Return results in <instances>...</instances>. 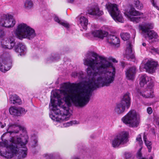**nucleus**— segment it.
I'll list each match as a JSON object with an SVG mask.
<instances>
[{"instance_id":"obj_5","label":"nucleus","mask_w":159,"mask_h":159,"mask_svg":"<svg viewBox=\"0 0 159 159\" xmlns=\"http://www.w3.org/2000/svg\"><path fill=\"white\" fill-rule=\"evenodd\" d=\"M125 124L131 127H137L140 122V120L136 111L131 110L121 119Z\"/></svg>"},{"instance_id":"obj_7","label":"nucleus","mask_w":159,"mask_h":159,"mask_svg":"<svg viewBox=\"0 0 159 159\" xmlns=\"http://www.w3.org/2000/svg\"><path fill=\"white\" fill-rule=\"evenodd\" d=\"M106 6L110 14L116 21L120 23L124 22V20L118 10L116 4L108 3Z\"/></svg>"},{"instance_id":"obj_4","label":"nucleus","mask_w":159,"mask_h":159,"mask_svg":"<svg viewBox=\"0 0 159 159\" xmlns=\"http://www.w3.org/2000/svg\"><path fill=\"white\" fill-rule=\"evenodd\" d=\"M153 27V25L151 23H145L139 26L140 30L142 31V34H144V36L150 43L156 41L155 39L158 37L157 34L153 30H150Z\"/></svg>"},{"instance_id":"obj_29","label":"nucleus","mask_w":159,"mask_h":159,"mask_svg":"<svg viewBox=\"0 0 159 159\" xmlns=\"http://www.w3.org/2000/svg\"><path fill=\"white\" fill-rule=\"evenodd\" d=\"M148 50L149 52L154 54H159V50L153 47H150Z\"/></svg>"},{"instance_id":"obj_46","label":"nucleus","mask_w":159,"mask_h":159,"mask_svg":"<svg viewBox=\"0 0 159 159\" xmlns=\"http://www.w3.org/2000/svg\"><path fill=\"white\" fill-rule=\"evenodd\" d=\"M37 142V140H36L35 141H34V142H35V144H36Z\"/></svg>"},{"instance_id":"obj_45","label":"nucleus","mask_w":159,"mask_h":159,"mask_svg":"<svg viewBox=\"0 0 159 159\" xmlns=\"http://www.w3.org/2000/svg\"><path fill=\"white\" fill-rule=\"evenodd\" d=\"M72 159H79V158H78L77 157H75L73 158Z\"/></svg>"},{"instance_id":"obj_12","label":"nucleus","mask_w":159,"mask_h":159,"mask_svg":"<svg viewBox=\"0 0 159 159\" xmlns=\"http://www.w3.org/2000/svg\"><path fill=\"white\" fill-rule=\"evenodd\" d=\"M15 40L14 36L4 38L1 42L2 46L3 48L12 49L15 45Z\"/></svg>"},{"instance_id":"obj_18","label":"nucleus","mask_w":159,"mask_h":159,"mask_svg":"<svg viewBox=\"0 0 159 159\" xmlns=\"http://www.w3.org/2000/svg\"><path fill=\"white\" fill-rule=\"evenodd\" d=\"M92 34L94 37L102 39L104 37L107 36L108 33L106 31L101 30H95L92 32Z\"/></svg>"},{"instance_id":"obj_13","label":"nucleus","mask_w":159,"mask_h":159,"mask_svg":"<svg viewBox=\"0 0 159 159\" xmlns=\"http://www.w3.org/2000/svg\"><path fill=\"white\" fill-rule=\"evenodd\" d=\"M11 114L16 116H20L21 115L25 114L26 112L24 108L21 107L17 108L16 107H11L9 109Z\"/></svg>"},{"instance_id":"obj_8","label":"nucleus","mask_w":159,"mask_h":159,"mask_svg":"<svg viewBox=\"0 0 159 159\" xmlns=\"http://www.w3.org/2000/svg\"><path fill=\"white\" fill-rule=\"evenodd\" d=\"M16 21L12 16L4 14L0 18V25L6 28L13 27Z\"/></svg>"},{"instance_id":"obj_17","label":"nucleus","mask_w":159,"mask_h":159,"mask_svg":"<svg viewBox=\"0 0 159 159\" xmlns=\"http://www.w3.org/2000/svg\"><path fill=\"white\" fill-rule=\"evenodd\" d=\"M14 50L16 52L20 53V55H24L26 52V47L22 43H18L15 46Z\"/></svg>"},{"instance_id":"obj_33","label":"nucleus","mask_w":159,"mask_h":159,"mask_svg":"<svg viewBox=\"0 0 159 159\" xmlns=\"http://www.w3.org/2000/svg\"><path fill=\"white\" fill-rule=\"evenodd\" d=\"M153 6L157 9L159 11V7L158 6L157 0H150Z\"/></svg>"},{"instance_id":"obj_38","label":"nucleus","mask_w":159,"mask_h":159,"mask_svg":"<svg viewBox=\"0 0 159 159\" xmlns=\"http://www.w3.org/2000/svg\"><path fill=\"white\" fill-rule=\"evenodd\" d=\"M6 125V124L3 121L0 122V126L1 128H4Z\"/></svg>"},{"instance_id":"obj_14","label":"nucleus","mask_w":159,"mask_h":159,"mask_svg":"<svg viewBox=\"0 0 159 159\" xmlns=\"http://www.w3.org/2000/svg\"><path fill=\"white\" fill-rule=\"evenodd\" d=\"M157 65V62L153 61H148L145 64L144 68L147 72L151 73L155 71Z\"/></svg>"},{"instance_id":"obj_9","label":"nucleus","mask_w":159,"mask_h":159,"mask_svg":"<svg viewBox=\"0 0 159 159\" xmlns=\"http://www.w3.org/2000/svg\"><path fill=\"white\" fill-rule=\"evenodd\" d=\"M128 135V133L126 132H123L118 134L112 141V146L114 148L117 147L120 145L126 143Z\"/></svg>"},{"instance_id":"obj_28","label":"nucleus","mask_w":159,"mask_h":159,"mask_svg":"<svg viewBox=\"0 0 159 159\" xmlns=\"http://www.w3.org/2000/svg\"><path fill=\"white\" fill-rule=\"evenodd\" d=\"M33 3L30 0H26L24 3L25 8L27 9L31 8L33 6Z\"/></svg>"},{"instance_id":"obj_41","label":"nucleus","mask_w":159,"mask_h":159,"mask_svg":"<svg viewBox=\"0 0 159 159\" xmlns=\"http://www.w3.org/2000/svg\"><path fill=\"white\" fill-rule=\"evenodd\" d=\"M5 34L4 32L2 30H0V37H1L4 36Z\"/></svg>"},{"instance_id":"obj_36","label":"nucleus","mask_w":159,"mask_h":159,"mask_svg":"<svg viewBox=\"0 0 159 159\" xmlns=\"http://www.w3.org/2000/svg\"><path fill=\"white\" fill-rule=\"evenodd\" d=\"M154 86V84L152 81H151L148 85V87L149 89H152Z\"/></svg>"},{"instance_id":"obj_16","label":"nucleus","mask_w":159,"mask_h":159,"mask_svg":"<svg viewBox=\"0 0 159 159\" xmlns=\"http://www.w3.org/2000/svg\"><path fill=\"white\" fill-rule=\"evenodd\" d=\"M125 72L127 78L132 80L134 77L136 73V68L134 66H132L127 69Z\"/></svg>"},{"instance_id":"obj_23","label":"nucleus","mask_w":159,"mask_h":159,"mask_svg":"<svg viewBox=\"0 0 159 159\" xmlns=\"http://www.w3.org/2000/svg\"><path fill=\"white\" fill-rule=\"evenodd\" d=\"M88 20L84 16H81L79 19V22L83 28L86 30L88 24Z\"/></svg>"},{"instance_id":"obj_42","label":"nucleus","mask_w":159,"mask_h":159,"mask_svg":"<svg viewBox=\"0 0 159 159\" xmlns=\"http://www.w3.org/2000/svg\"><path fill=\"white\" fill-rule=\"evenodd\" d=\"M53 156V154H47L46 157H49L50 158L52 157Z\"/></svg>"},{"instance_id":"obj_22","label":"nucleus","mask_w":159,"mask_h":159,"mask_svg":"<svg viewBox=\"0 0 159 159\" xmlns=\"http://www.w3.org/2000/svg\"><path fill=\"white\" fill-rule=\"evenodd\" d=\"M151 78L148 76L146 75H141L140 81V84L141 87L147 84L148 81H149V80Z\"/></svg>"},{"instance_id":"obj_15","label":"nucleus","mask_w":159,"mask_h":159,"mask_svg":"<svg viewBox=\"0 0 159 159\" xmlns=\"http://www.w3.org/2000/svg\"><path fill=\"white\" fill-rule=\"evenodd\" d=\"M134 53V52L132 49L131 43L129 42L127 45L126 48L125 50V57L128 60L134 59L135 57Z\"/></svg>"},{"instance_id":"obj_19","label":"nucleus","mask_w":159,"mask_h":159,"mask_svg":"<svg viewBox=\"0 0 159 159\" xmlns=\"http://www.w3.org/2000/svg\"><path fill=\"white\" fill-rule=\"evenodd\" d=\"M107 41L111 45H116L119 43L120 41L119 39L116 36L112 35H107Z\"/></svg>"},{"instance_id":"obj_35","label":"nucleus","mask_w":159,"mask_h":159,"mask_svg":"<svg viewBox=\"0 0 159 159\" xmlns=\"http://www.w3.org/2000/svg\"><path fill=\"white\" fill-rule=\"evenodd\" d=\"M136 141L137 142H138L139 144H141L143 143V141L140 134H139L138 135L136 138Z\"/></svg>"},{"instance_id":"obj_25","label":"nucleus","mask_w":159,"mask_h":159,"mask_svg":"<svg viewBox=\"0 0 159 159\" xmlns=\"http://www.w3.org/2000/svg\"><path fill=\"white\" fill-rule=\"evenodd\" d=\"M60 58V55L57 53L52 54L51 56L47 59V62H50L51 61L57 60Z\"/></svg>"},{"instance_id":"obj_24","label":"nucleus","mask_w":159,"mask_h":159,"mask_svg":"<svg viewBox=\"0 0 159 159\" xmlns=\"http://www.w3.org/2000/svg\"><path fill=\"white\" fill-rule=\"evenodd\" d=\"M54 20L55 21L63 26L65 27L68 28L70 27V25L66 21L60 20L58 17L57 16H54Z\"/></svg>"},{"instance_id":"obj_3","label":"nucleus","mask_w":159,"mask_h":159,"mask_svg":"<svg viewBox=\"0 0 159 159\" xmlns=\"http://www.w3.org/2000/svg\"><path fill=\"white\" fill-rule=\"evenodd\" d=\"M15 34L17 38L20 40L24 39L31 40L36 36L34 30L23 23L17 25Z\"/></svg>"},{"instance_id":"obj_26","label":"nucleus","mask_w":159,"mask_h":159,"mask_svg":"<svg viewBox=\"0 0 159 159\" xmlns=\"http://www.w3.org/2000/svg\"><path fill=\"white\" fill-rule=\"evenodd\" d=\"M140 94L144 98H152L154 96V94L152 92L148 90H147L144 92H142L140 93Z\"/></svg>"},{"instance_id":"obj_27","label":"nucleus","mask_w":159,"mask_h":159,"mask_svg":"<svg viewBox=\"0 0 159 159\" xmlns=\"http://www.w3.org/2000/svg\"><path fill=\"white\" fill-rule=\"evenodd\" d=\"M143 139L144 142H145L146 146H147L148 149V152H150L151 151L152 148V143L151 142L147 140V138L145 133L143 134Z\"/></svg>"},{"instance_id":"obj_2","label":"nucleus","mask_w":159,"mask_h":159,"mask_svg":"<svg viewBox=\"0 0 159 159\" xmlns=\"http://www.w3.org/2000/svg\"><path fill=\"white\" fill-rule=\"evenodd\" d=\"M7 129V132L4 133L1 138L8 133L10 134L11 138L9 143L7 140L3 142H0V156L6 158H11L15 156H18V159L25 158L27 154V148L26 144L28 142V137L25 135L21 138L14 136L18 133L20 130L23 127L16 123H10Z\"/></svg>"},{"instance_id":"obj_37","label":"nucleus","mask_w":159,"mask_h":159,"mask_svg":"<svg viewBox=\"0 0 159 159\" xmlns=\"http://www.w3.org/2000/svg\"><path fill=\"white\" fill-rule=\"evenodd\" d=\"M147 112L149 114H151L152 112V109L150 107H148L147 109Z\"/></svg>"},{"instance_id":"obj_44","label":"nucleus","mask_w":159,"mask_h":159,"mask_svg":"<svg viewBox=\"0 0 159 159\" xmlns=\"http://www.w3.org/2000/svg\"><path fill=\"white\" fill-rule=\"evenodd\" d=\"M142 45L143 46H145L146 45V43H142Z\"/></svg>"},{"instance_id":"obj_31","label":"nucleus","mask_w":159,"mask_h":159,"mask_svg":"<svg viewBox=\"0 0 159 159\" xmlns=\"http://www.w3.org/2000/svg\"><path fill=\"white\" fill-rule=\"evenodd\" d=\"M99 56H101V57H104L105 58H106V59H107V61L110 62L112 65V66H113V67H114L115 68V77H114V81L115 80V75H116V69H115V67L113 66V64L111 63V62L108 61V60H111V61H112V62H115V63H117V61H116V59L114 58H112V57H110L108 59L106 57H105L104 56H99L98 54H97Z\"/></svg>"},{"instance_id":"obj_10","label":"nucleus","mask_w":159,"mask_h":159,"mask_svg":"<svg viewBox=\"0 0 159 159\" xmlns=\"http://www.w3.org/2000/svg\"><path fill=\"white\" fill-rule=\"evenodd\" d=\"M6 53H3L0 56V70L4 72L10 69L11 61L9 57H6Z\"/></svg>"},{"instance_id":"obj_34","label":"nucleus","mask_w":159,"mask_h":159,"mask_svg":"<svg viewBox=\"0 0 159 159\" xmlns=\"http://www.w3.org/2000/svg\"><path fill=\"white\" fill-rule=\"evenodd\" d=\"M77 122L75 120L71 121L63 124L64 127H67L72 125L73 124H76Z\"/></svg>"},{"instance_id":"obj_32","label":"nucleus","mask_w":159,"mask_h":159,"mask_svg":"<svg viewBox=\"0 0 159 159\" xmlns=\"http://www.w3.org/2000/svg\"><path fill=\"white\" fill-rule=\"evenodd\" d=\"M121 39L124 41L127 40L130 37V35L127 33H123L120 34Z\"/></svg>"},{"instance_id":"obj_20","label":"nucleus","mask_w":159,"mask_h":159,"mask_svg":"<svg viewBox=\"0 0 159 159\" xmlns=\"http://www.w3.org/2000/svg\"><path fill=\"white\" fill-rule=\"evenodd\" d=\"M88 13L92 15L100 16L103 14V12L100 11L98 6L92 7L88 10Z\"/></svg>"},{"instance_id":"obj_6","label":"nucleus","mask_w":159,"mask_h":159,"mask_svg":"<svg viewBox=\"0 0 159 159\" xmlns=\"http://www.w3.org/2000/svg\"><path fill=\"white\" fill-rule=\"evenodd\" d=\"M129 93H125L122 99L121 102L117 104L114 109L115 112L118 114H121L125 111L126 108L128 109L130 105V98Z\"/></svg>"},{"instance_id":"obj_11","label":"nucleus","mask_w":159,"mask_h":159,"mask_svg":"<svg viewBox=\"0 0 159 159\" xmlns=\"http://www.w3.org/2000/svg\"><path fill=\"white\" fill-rule=\"evenodd\" d=\"M143 13L137 11L135 9L133 8H131L129 10L128 14L127 15V17L131 21L138 23L140 21L141 19L143 18V17L142 16L135 17L134 16H143Z\"/></svg>"},{"instance_id":"obj_1","label":"nucleus","mask_w":159,"mask_h":159,"mask_svg":"<svg viewBox=\"0 0 159 159\" xmlns=\"http://www.w3.org/2000/svg\"><path fill=\"white\" fill-rule=\"evenodd\" d=\"M106 60L94 52L89 53L84 59V64L89 66L87 76H84L82 71L73 72V77L82 81L71 85L65 83L61 89L52 92L53 98H51L49 107L52 110L49 116L52 120L60 122L68 120L72 103L76 107H84L89 102L93 91L109 86L113 83L115 68Z\"/></svg>"},{"instance_id":"obj_40","label":"nucleus","mask_w":159,"mask_h":159,"mask_svg":"<svg viewBox=\"0 0 159 159\" xmlns=\"http://www.w3.org/2000/svg\"><path fill=\"white\" fill-rule=\"evenodd\" d=\"M125 157L126 158H129L131 157V154L129 153H126L125 154Z\"/></svg>"},{"instance_id":"obj_21","label":"nucleus","mask_w":159,"mask_h":159,"mask_svg":"<svg viewBox=\"0 0 159 159\" xmlns=\"http://www.w3.org/2000/svg\"><path fill=\"white\" fill-rule=\"evenodd\" d=\"M10 101L11 103L15 104L17 103L20 104L21 103V99L16 94H14L11 96L10 97Z\"/></svg>"},{"instance_id":"obj_43","label":"nucleus","mask_w":159,"mask_h":159,"mask_svg":"<svg viewBox=\"0 0 159 159\" xmlns=\"http://www.w3.org/2000/svg\"><path fill=\"white\" fill-rule=\"evenodd\" d=\"M68 1L69 2L72 3L73 2L74 0H68Z\"/></svg>"},{"instance_id":"obj_30","label":"nucleus","mask_w":159,"mask_h":159,"mask_svg":"<svg viewBox=\"0 0 159 159\" xmlns=\"http://www.w3.org/2000/svg\"><path fill=\"white\" fill-rule=\"evenodd\" d=\"M134 4L136 8L138 9H141L143 7L142 3H141L139 0H135Z\"/></svg>"},{"instance_id":"obj_39","label":"nucleus","mask_w":159,"mask_h":159,"mask_svg":"<svg viewBox=\"0 0 159 159\" xmlns=\"http://www.w3.org/2000/svg\"><path fill=\"white\" fill-rule=\"evenodd\" d=\"M141 149H142V148H140L137 152L138 156L140 157H142V153L141 152Z\"/></svg>"}]
</instances>
